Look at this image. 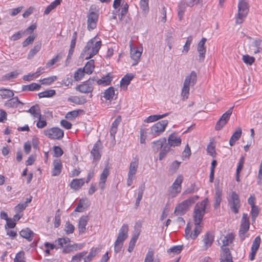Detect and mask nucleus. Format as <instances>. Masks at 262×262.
I'll return each mask as SVG.
<instances>
[{"instance_id":"20","label":"nucleus","mask_w":262,"mask_h":262,"mask_svg":"<svg viewBox=\"0 0 262 262\" xmlns=\"http://www.w3.org/2000/svg\"><path fill=\"white\" fill-rule=\"evenodd\" d=\"M221 249L220 262H233L229 249L227 247H221Z\"/></svg>"},{"instance_id":"61","label":"nucleus","mask_w":262,"mask_h":262,"mask_svg":"<svg viewBox=\"0 0 262 262\" xmlns=\"http://www.w3.org/2000/svg\"><path fill=\"white\" fill-rule=\"evenodd\" d=\"M25 252L23 251L17 253L14 259V262H26Z\"/></svg>"},{"instance_id":"63","label":"nucleus","mask_w":262,"mask_h":262,"mask_svg":"<svg viewBox=\"0 0 262 262\" xmlns=\"http://www.w3.org/2000/svg\"><path fill=\"white\" fill-rule=\"evenodd\" d=\"M251 214L252 220L253 222H254L259 214V209L258 206H254L251 207Z\"/></svg>"},{"instance_id":"32","label":"nucleus","mask_w":262,"mask_h":262,"mask_svg":"<svg viewBox=\"0 0 262 262\" xmlns=\"http://www.w3.org/2000/svg\"><path fill=\"white\" fill-rule=\"evenodd\" d=\"M20 235L27 239L29 241H31L34 237V233L29 228H27L22 229L19 232Z\"/></svg>"},{"instance_id":"28","label":"nucleus","mask_w":262,"mask_h":262,"mask_svg":"<svg viewBox=\"0 0 262 262\" xmlns=\"http://www.w3.org/2000/svg\"><path fill=\"white\" fill-rule=\"evenodd\" d=\"M113 80V76L111 73H107L106 75H104L101 79L96 81L98 85H102L103 86H107L111 84Z\"/></svg>"},{"instance_id":"19","label":"nucleus","mask_w":262,"mask_h":262,"mask_svg":"<svg viewBox=\"0 0 262 262\" xmlns=\"http://www.w3.org/2000/svg\"><path fill=\"white\" fill-rule=\"evenodd\" d=\"M102 145L100 140H98L94 145L91 152V155L94 160H99L101 158L100 150L102 148Z\"/></svg>"},{"instance_id":"43","label":"nucleus","mask_w":262,"mask_h":262,"mask_svg":"<svg viewBox=\"0 0 262 262\" xmlns=\"http://www.w3.org/2000/svg\"><path fill=\"white\" fill-rule=\"evenodd\" d=\"M222 191L219 188L216 189L215 194V202L214 204V208L215 209H217L220 207L222 201Z\"/></svg>"},{"instance_id":"6","label":"nucleus","mask_w":262,"mask_h":262,"mask_svg":"<svg viewBox=\"0 0 262 262\" xmlns=\"http://www.w3.org/2000/svg\"><path fill=\"white\" fill-rule=\"evenodd\" d=\"M199 198L197 195L190 196L187 199L179 204L175 208L174 213L176 215L182 216L189 209Z\"/></svg>"},{"instance_id":"1","label":"nucleus","mask_w":262,"mask_h":262,"mask_svg":"<svg viewBox=\"0 0 262 262\" xmlns=\"http://www.w3.org/2000/svg\"><path fill=\"white\" fill-rule=\"evenodd\" d=\"M96 37L90 39L83 49L79 59V62L85 59L88 60L97 54L101 46V41H96Z\"/></svg>"},{"instance_id":"7","label":"nucleus","mask_w":262,"mask_h":262,"mask_svg":"<svg viewBox=\"0 0 262 262\" xmlns=\"http://www.w3.org/2000/svg\"><path fill=\"white\" fill-rule=\"evenodd\" d=\"M196 74L194 71H192L190 74L186 77L182 90V96L183 97L186 98H188L189 92V86L194 85L196 83Z\"/></svg>"},{"instance_id":"11","label":"nucleus","mask_w":262,"mask_h":262,"mask_svg":"<svg viewBox=\"0 0 262 262\" xmlns=\"http://www.w3.org/2000/svg\"><path fill=\"white\" fill-rule=\"evenodd\" d=\"M183 181V177L180 174L177 177L169 189V195L172 198L175 197L179 193L182 189V183Z\"/></svg>"},{"instance_id":"40","label":"nucleus","mask_w":262,"mask_h":262,"mask_svg":"<svg viewBox=\"0 0 262 262\" xmlns=\"http://www.w3.org/2000/svg\"><path fill=\"white\" fill-rule=\"evenodd\" d=\"M0 96L2 97V99H9L14 96V93L13 91L11 90L2 89H0Z\"/></svg>"},{"instance_id":"64","label":"nucleus","mask_w":262,"mask_h":262,"mask_svg":"<svg viewBox=\"0 0 262 262\" xmlns=\"http://www.w3.org/2000/svg\"><path fill=\"white\" fill-rule=\"evenodd\" d=\"M242 60L245 63L251 65L254 62L255 58L247 54L243 56Z\"/></svg>"},{"instance_id":"10","label":"nucleus","mask_w":262,"mask_h":262,"mask_svg":"<svg viewBox=\"0 0 262 262\" xmlns=\"http://www.w3.org/2000/svg\"><path fill=\"white\" fill-rule=\"evenodd\" d=\"M43 132L47 137L53 140H60L64 136L63 130L57 127L45 129Z\"/></svg>"},{"instance_id":"25","label":"nucleus","mask_w":262,"mask_h":262,"mask_svg":"<svg viewBox=\"0 0 262 262\" xmlns=\"http://www.w3.org/2000/svg\"><path fill=\"white\" fill-rule=\"evenodd\" d=\"M88 221L89 216L88 215H83L79 219L78 222V230L79 234H82L85 232Z\"/></svg>"},{"instance_id":"13","label":"nucleus","mask_w":262,"mask_h":262,"mask_svg":"<svg viewBox=\"0 0 262 262\" xmlns=\"http://www.w3.org/2000/svg\"><path fill=\"white\" fill-rule=\"evenodd\" d=\"M95 82V80L94 79L90 78L82 84L78 85L76 87V90L82 93H92L94 89Z\"/></svg>"},{"instance_id":"14","label":"nucleus","mask_w":262,"mask_h":262,"mask_svg":"<svg viewBox=\"0 0 262 262\" xmlns=\"http://www.w3.org/2000/svg\"><path fill=\"white\" fill-rule=\"evenodd\" d=\"M168 123V121L167 120H163L157 122L151 127L149 134L156 136L160 135L165 131Z\"/></svg>"},{"instance_id":"35","label":"nucleus","mask_w":262,"mask_h":262,"mask_svg":"<svg viewBox=\"0 0 262 262\" xmlns=\"http://www.w3.org/2000/svg\"><path fill=\"white\" fill-rule=\"evenodd\" d=\"M84 184V179H74L71 182V187L77 190L79 189Z\"/></svg>"},{"instance_id":"58","label":"nucleus","mask_w":262,"mask_h":262,"mask_svg":"<svg viewBox=\"0 0 262 262\" xmlns=\"http://www.w3.org/2000/svg\"><path fill=\"white\" fill-rule=\"evenodd\" d=\"M261 242V238L259 236H256L253 241L251 250L257 251Z\"/></svg>"},{"instance_id":"9","label":"nucleus","mask_w":262,"mask_h":262,"mask_svg":"<svg viewBox=\"0 0 262 262\" xmlns=\"http://www.w3.org/2000/svg\"><path fill=\"white\" fill-rule=\"evenodd\" d=\"M228 204L231 210L236 214L239 212V209L241 207V201L238 194L235 192H232L229 198L228 199Z\"/></svg>"},{"instance_id":"24","label":"nucleus","mask_w":262,"mask_h":262,"mask_svg":"<svg viewBox=\"0 0 262 262\" xmlns=\"http://www.w3.org/2000/svg\"><path fill=\"white\" fill-rule=\"evenodd\" d=\"M213 241L214 236L208 232L206 233L203 239L204 245L202 246V250H206L212 245Z\"/></svg>"},{"instance_id":"57","label":"nucleus","mask_w":262,"mask_h":262,"mask_svg":"<svg viewBox=\"0 0 262 262\" xmlns=\"http://www.w3.org/2000/svg\"><path fill=\"white\" fill-rule=\"evenodd\" d=\"M97 248H92L89 255L88 256H85L84 258H83L84 261V262H90L92 260V258L96 256V255L97 254Z\"/></svg>"},{"instance_id":"26","label":"nucleus","mask_w":262,"mask_h":262,"mask_svg":"<svg viewBox=\"0 0 262 262\" xmlns=\"http://www.w3.org/2000/svg\"><path fill=\"white\" fill-rule=\"evenodd\" d=\"M181 143V139L179 137H177L175 133L170 135L168 138V143L169 146H178L180 145Z\"/></svg>"},{"instance_id":"3","label":"nucleus","mask_w":262,"mask_h":262,"mask_svg":"<svg viewBox=\"0 0 262 262\" xmlns=\"http://www.w3.org/2000/svg\"><path fill=\"white\" fill-rule=\"evenodd\" d=\"M199 198L197 195L190 196L187 199L179 204L175 208L174 213L176 215L182 216L189 209Z\"/></svg>"},{"instance_id":"54","label":"nucleus","mask_w":262,"mask_h":262,"mask_svg":"<svg viewBox=\"0 0 262 262\" xmlns=\"http://www.w3.org/2000/svg\"><path fill=\"white\" fill-rule=\"evenodd\" d=\"M183 249L182 245H177L171 247L170 248L168 249L167 251L168 253H173V254H179L180 253Z\"/></svg>"},{"instance_id":"44","label":"nucleus","mask_w":262,"mask_h":262,"mask_svg":"<svg viewBox=\"0 0 262 262\" xmlns=\"http://www.w3.org/2000/svg\"><path fill=\"white\" fill-rule=\"evenodd\" d=\"M169 113H165L163 115H151L148 117L145 120V122L147 123H150L157 121L160 119L163 118L168 115Z\"/></svg>"},{"instance_id":"8","label":"nucleus","mask_w":262,"mask_h":262,"mask_svg":"<svg viewBox=\"0 0 262 262\" xmlns=\"http://www.w3.org/2000/svg\"><path fill=\"white\" fill-rule=\"evenodd\" d=\"M249 12L248 4L246 0H239L238 4V14L236 19V23L241 24L247 16Z\"/></svg>"},{"instance_id":"37","label":"nucleus","mask_w":262,"mask_h":262,"mask_svg":"<svg viewBox=\"0 0 262 262\" xmlns=\"http://www.w3.org/2000/svg\"><path fill=\"white\" fill-rule=\"evenodd\" d=\"M140 227H141L140 225L139 226L138 228H137L136 226H135L134 233L133 237H132V238L130 241V242L129 244V246H133L135 247V244L137 242V239L139 237V236L140 235Z\"/></svg>"},{"instance_id":"21","label":"nucleus","mask_w":262,"mask_h":262,"mask_svg":"<svg viewBox=\"0 0 262 262\" xmlns=\"http://www.w3.org/2000/svg\"><path fill=\"white\" fill-rule=\"evenodd\" d=\"M109 173V168L108 166H106L100 175V181L99 182V187L102 191H103L105 187V182Z\"/></svg>"},{"instance_id":"2","label":"nucleus","mask_w":262,"mask_h":262,"mask_svg":"<svg viewBox=\"0 0 262 262\" xmlns=\"http://www.w3.org/2000/svg\"><path fill=\"white\" fill-rule=\"evenodd\" d=\"M208 202V198H206L195 205L193 210V220L195 225H200L206 212Z\"/></svg>"},{"instance_id":"41","label":"nucleus","mask_w":262,"mask_h":262,"mask_svg":"<svg viewBox=\"0 0 262 262\" xmlns=\"http://www.w3.org/2000/svg\"><path fill=\"white\" fill-rule=\"evenodd\" d=\"M43 69L39 68L37 71L34 73H29L27 75L23 76V79L26 81H30L33 79V78H36L40 75L43 72Z\"/></svg>"},{"instance_id":"45","label":"nucleus","mask_w":262,"mask_h":262,"mask_svg":"<svg viewBox=\"0 0 262 262\" xmlns=\"http://www.w3.org/2000/svg\"><path fill=\"white\" fill-rule=\"evenodd\" d=\"M62 0H55L52 2L46 9L44 11V14H48L50 12L60 4Z\"/></svg>"},{"instance_id":"29","label":"nucleus","mask_w":262,"mask_h":262,"mask_svg":"<svg viewBox=\"0 0 262 262\" xmlns=\"http://www.w3.org/2000/svg\"><path fill=\"white\" fill-rule=\"evenodd\" d=\"M135 74L128 73L126 74L120 81V86L127 89V86L130 84V81L135 77Z\"/></svg>"},{"instance_id":"15","label":"nucleus","mask_w":262,"mask_h":262,"mask_svg":"<svg viewBox=\"0 0 262 262\" xmlns=\"http://www.w3.org/2000/svg\"><path fill=\"white\" fill-rule=\"evenodd\" d=\"M129 47L130 50V57L134 60L132 66H135L138 63V61L140 58L143 49L142 48L134 47L132 41H129Z\"/></svg>"},{"instance_id":"56","label":"nucleus","mask_w":262,"mask_h":262,"mask_svg":"<svg viewBox=\"0 0 262 262\" xmlns=\"http://www.w3.org/2000/svg\"><path fill=\"white\" fill-rule=\"evenodd\" d=\"M192 36H188L187 38L186 41L184 46H183V50L182 51L183 53H185V54L187 53V52H188V51L189 50L190 46L191 43H192Z\"/></svg>"},{"instance_id":"42","label":"nucleus","mask_w":262,"mask_h":262,"mask_svg":"<svg viewBox=\"0 0 262 262\" xmlns=\"http://www.w3.org/2000/svg\"><path fill=\"white\" fill-rule=\"evenodd\" d=\"M40 88H41V86L40 84L36 83H32L31 84H29V85H23L22 86V91H33L39 90Z\"/></svg>"},{"instance_id":"50","label":"nucleus","mask_w":262,"mask_h":262,"mask_svg":"<svg viewBox=\"0 0 262 262\" xmlns=\"http://www.w3.org/2000/svg\"><path fill=\"white\" fill-rule=\"evenodd\" d=\"M63 247L64 248H63L62 250V252L63 253H69L70 252H71L74 249L77 250V249H80L81 248V246H80V247H78L77 244H68L67 245H66Z\"/></svg>"},{"instance_id":"46","label":"nucleus","mask_w":262,"mask_h":262,"mask_svg":"<svg viewBox=\"0 0 262 262\" xmlns=\"http://www.w3.org/2000/svg\"><path fill=\"white\" fill-rule=\"evenodd\" d=\"M55 242L58 246L57 248H59L63 247L64 245L70 244V239L69 237L58 238Z\"/></svg>"},{"instance_id":"33","label":"nucleus","mask_w":262,"mask_h":262,"mask_svg":"<svg viewBox=\"0 0 262 262\" xmlns=\"http://www.w3.org/2000/svg\"><path fill=\"white\" fill-rule=\"evenodd\" d=\"M242 130L241 127H238L235 132L233 133L229 140V145L232 146L234 145L235 142L241 137Z\"/></svg>"},{"instance_id":"51","label":"nucleus","mask_w":262,"mask_h":262,"mask_svg":"<svg viewBox=\"0 0 262 262\" xmlns=\"http://www.w3.org/2000/svg\"><path fill=\"white\" fill-rule=\"evenodd\" d=\"M56 92L54 90H49L39 93L38 95L39 98L43 97H51L55 95Z\"/></svg>"},{"instance_id":"49","label":"nucleus","mask_w":262,"mask_h":262,"mask_svg":"<svg viewBox=\"0 0 262 262\" xmlns=\"http://www.w3.org/2000/svg\"><path fill=\"white\" fill-rule=\"evenodd\" d=\"M170 149V147L167 143L162 148L161 151L159 153V160H162L166 156L167 154Z\"/></svg>"},{"instance_id":"31","label":"nucleus","mask_w":262,"mask_h":262,"mask_svg":"<svg viewBox=\"0 0 262 262\" xmlns=\"http://www.w3.org/2000/svg\"><path fill=\"white\" fill-rule=\"evenodd\" d=\"M138 167V163L136 160H133L130 164L127 177L136 178V174Z\"/></svg>"},{"instance_id":"34","label":"nucleus","mask_w":262,"mask_h":262,"mask_svg":"<svg viewBox=\"0 0 262 262\" xmlns=\"http://www.w3.org/2000/svg\"><path fill=\"white\" fill-rule=\"evenodd\" d=\"M187 3L184 1H181L178 4V15L180 20H182L185 12Z\"/></svg>"},{"instance_id":"22","label":"nucleus","mask_w":262,"mask_h":262,"mask_svg":"<svg viewBox=\"0 0 262 262\" xmlns=\"http://www.w3.org/2000/svg\"><path fill=\"white\" fill-rule=\"evenodd\" d=\"M128 225L124 224L120 228L117 240L123 242L128 237Z\"/></svg>"},{"instance_id":"47","label":"nucleus","mask_w":262,"mask_h":262,"mask_svg":"<svg viewBox=\"0 0 262 262\" xmlns=\"http://www.w3.org/2000/svg\"><path fill=\"white\" fill-rule=\"evenodd\" d=\"M115 95V90L114 88L112 86H111L107 89L103 95V97L106 99L110 100L113 98V97Z\"/></svg>"},{"instance_id":"48","label":"nucleus","mask_w":262,"mask_h":262,"mask_svg":"<svg viewBox=\"0 0 262 262\" xmlns=\"http://www.w3.org/2000/svg\"><path fill=\"white\" fill-rule=\"evenodd\" d=\"M41 44L40 42L37 43L33 48H32L29 52L28 58L30 59L32 58L41 49Z\"/></svg>"},{"instance_id":"5","label":"nucleus","mask_w":262,"mask_h":262,"mask_svg":"<svg viewBox=\"0 0 262 262\" xmlns=\"http://www.w3.org/2000/svg\"><path fill=\"white\" fill-rule=\"evenodd\" d=\"M199 198L197 195L190 196L187 199L179 204L175 208L174 213L176 215L182 216L189 209Z\"/></svg>"},{"instance_id":"55","label":"nucleus","mask_w":262,"mask_h":262,"mask_svg":"<svg viewBox=\"0 0 262 262\" xmlns=\"http://www.w3.org/2000/svg\"><path fill=\"white\" fill-rule=\"evenodd\" d=\"M57 77L56 76H52L47 78H43L40 80L42 84L50 85L51 83L56 80Z\"/></svg>"},{"instance_id":"53","label":"nucleus","mask_w":262,"mask_h":262,"mask_svg":"<svg viewBox=\"0 0 262 262\" xmlns=\"http://www.w3.org/2000/svg\"><path fill=\"white\" fill-rule=\"evenodd\" d=\"M181 163V162H179L177 160L174 161L170 165L169 172L172 174L175 173L178 169Z\"/></svg>"},{"instance_id":"38","label":"nucleus","mask_w":262,"mask_h":262,"mask_svg":"<svg viewBox=\"0 0 262 262\" xmlns=\"http://www.w3.org/2000/svg\"><path fill=\"white\" fill-rule=\"evenodd\" d=\"M252 47L256 48L255 49L253 50L254 54L262 52V40L260 39H254L252 44Z\"/></svg>"},{"instance_id":"23","label":"nucleus","mask_w":262,"mask_h":262,"mask_svg":"<svg viewBox=\"0 0 262 262\" xmlns=\"http://www.w3.org/2000/svg\"><path fill=\"white\" fill-rule=\"evenodd\" d=\"M53 168L52 170V176H57L61 172L62 164L60 159H55L53 162Z\"/></svg>"},{"instance_id":"17","label":"nucleus","mask_w":262,"mask_h":262,"mask_svg":"<svg viewBox=\"0 0 262 262\" xmlns=\"http://www.w3.org/2000/svg\"><path fill=\"white\" fill-rule=\"evenodd\" d=\"M95 67H83L78 69L74 74V79L76 81L80 80L85 74H91L94 71Z\"/></svg>"},{"instance_id":"36","label":"nucleus","mask_w":262,"mask_h":262,"mask_svg":"<svg viewBox=\"0 0 262 262\" xmlns=\"http://www.w3.org/2000/svg\"><path fill=\"white\" fill-rule=\"evenodd\" d=\"M19 73H20L17 70L11 72L1 77V80L2 81H6L16 78L17 77Z\"/></svg>"},{"instance_id":"59","label":"nucleus","mask_w":262,"mask_h":262,"mask_svg":"<svg viewBox=\"0 0 262 262\" xmlns=\"http://www.w3.org/2000/svg\"><path fill=\"white\" fill-rule=\"evenodd\" d=\"M128 5L127 3L123 4V7L121 9L120 12L118 14V18L119 19L122 20L128 12Z\"/></svg>"},{"instance_id":"18","label":"nucleus","mask_w":262,"mask_h":262,"mask_svg":"<svg viewBox=\"0 0 262 262\" xmlns=\"http://www.w3.org/2000/svg\"><path fill=\"white\" fill-rule=\"evenodd\" d=\"M207 39L206 38H202L198 43L197 47V51L199 52V60L200 61L202 62L204 61L205 55L206 53V48L205 47V43Z\"/></svg>"},{"instance_id":"60","label":"nucleus","mask_w":262,"mask_h":262,"mask_svg":"<svg viewBox=\"0 0 262 262\" xmlns=\"http://www.w3.org/2000/svg\"><path fill=\"white\" fill-rule=\"evenodd\" d=\"M87 252L83 251L73 256L72 258L73 262H79L85 256Z\"/></svg>"},{"instance_id":"12","label":"nucleus","mask_w":262,"mask_h":262,"mask_svg":"<svg viewBox=\"0 0 262 262\" xmlns=\"http://www.w3.org/2000/svg\"><path fill=\"white\" fill-rule=\"evenodd\" d=\"M249 227L250 223L248 214L247 213H243L239 230V237L241 241L245 240V234L249 230Z\"/></svg>"},{"instance_id":"27","label":"nucleus","mask_w":262,"mask_h":262,"mask_svg":"<svg viewBox=\"0 0 262 262\" xmlns=\"http://www.w3.org/2000/svg\"><path fill=\"white\" fill-rule=\"evenodd\" d=\"M27 112L31 114L34 118L41 119L42 117L39 105L37 104L32 106Z\"/></svg>"},{"instance_id":"52","label":"nucleus","mask_w":262,"mask_h":262,"mask_svg":"<svg viewBox=\"0 0 262 262\" xmlns=\"http://www.w3.org/2000/svg\"><path fill=\"white\" fill-rule=\"evenodd\" d=\"M63 56V54L62 52L58 53L55 57L51 59L47 63V66H53L57 62L60 61Z\"/></svg>"},{"instance_id":"16","label":"nucleus","mask_w":262,"mask_h":262,"mask_svg":"<svg viewBox=\"0 0 262 262\" xmlns=\"http://www.w3.org/2000/svg\"><path fill=\"white\" fill-rule=\"evenodd\" d=\"M87 17V28L89 31H91L96 27L98 14L93 11H91V9H90Z\"/></svg>"},{"instance_id":"4","label":"nucleus","mask_w":262,"mask_h":262,"mask_svg":"<svg viewBox=\"0 0 262 262\" xmlns=\"http://www.w3.org/2000/svg\"><path fill=\"white\" fill-rule=\"evenodd\" d=\"M199 198L197 195L190 196L187 199L179 204L175 208L174 213L176 215L182 216L189 209Z\"/></svg>"},{"instance_id":"62","label":"nucleus","mask_w":262,"mask_h":262,"mask_svg":"<svg viewBox=\"0 0 262 262\" xmlns=\"http://www.w3.org/2000/svg\"><path fill=\"white\" fill-rule=\"evenodd\" d=\"M148 2L149 0H140V6L144 13L149 11Z\"/></svg>"},{"instance_id":"39","label":"nucleus","mask_w":262,"mask_h":262,"mask_svg":"<svg viewBox=\"0 0 262 262\" xmlns=\"http://www.w3.org/2000/svg\"><path fill=\"white\" fill-rule=\"evenodd\" d=\"M68 100L69 101L73 102L77 105L83 104L84 103H85L86 102V99H85L84 96L71 97H69Z\"/></svg>"},{"instance_id":"30","label":"nucleus","mask_w":262,"mask_h":262,"mask_svg":"<svg viewBox=\"0 0 262 262\" xmlns=\"http://www.w3.org/2000/svg\"><path fill=\"white\" fill-rule=\"evenodd\" d=\"M166 143L165 138H162L152 142V148L154 152H157Z\"/></svg>"}]
</instances>
